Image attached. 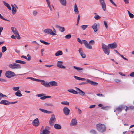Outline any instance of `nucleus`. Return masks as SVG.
<instances>
[{
    "mask_svg": "<svg viewBox=\"0 0 134 134\" xmlns=\"http://www.w3.org/2000/svg\"><path fill=\"white\" fill-rule=\"evenodd\" d=\"M117 47V44L115 42L109 44L108 46L103 43H102V47L103 52L105 54L107 55H109V48L113 49L116 48Z\"/></svg>",
    "mask_w": 134,
    "mask_h": 134,
    "instance_id": "f257e3e1",
    "label": "nucleus"
},
{
    "mask_svg": "<svg viewBox=\"0 0 134 134\" xmlns=\"http://www.w3.org/2000/svg\"><path fill=\"white\" fill-rule=\"evenodd\" d=\"M96 128L98 131L103 132L106 130V126L103 124H98L96 125Z\"/></svg>",
    "mask_w": 134,
    "mask_h": 134,
    "instance_id": "f03ea898",
    "label": "nucleus"
},
{
    "mask_svg": "<svg viewBox=\"0 0 134 134\" xmlns=\"http://www.w3.org/2000/svg\"><path fill=\"white\" fill-rule=\"evenodd\" d=\"M77 40L81 44H82L83 43L84 44L85 47L87 49H92V46L88 43L87 41L85 40H82L81 41L79 38H77Z\"/></svg>",
    "mask_w": 134,
    "mask_h": 134,
    "instance_id": "7ed1b4c3",
    "label": "nucleus"
},
{
    "mask_svg": "<svg viewBox=\"0 0 134 134\" xmlns=\"http://www.w3.org/2000/svg\"><path fill=\"white\" fill-rule=\"evenodd\" d=\"M124 109L126 112H127V110H129L128 107L124 105H121L117 107L116 108V110L119 112H121L122 110Z\"/></svg>",
    "mask_w": 134,
    "mask_h": 134,
    "instance_id": "20e7f679",
    "label": "nucleus"
},
{
    "mask_svg": "<svg viewBox=\"0 0 134 134\" xmlns=\"http://www.w3.org/2000/svg\"><path fill=\"white\" fill-rule=\"evenodd\" d=\"M9 67L12 69H20L21 67L19 64L16 63H13L9 65Z\"/></svg>",
    "mask_w": 134,
    "mask_h": 134,
    "instance_id": "39448f33",
    "label": "nucleus"
},
{
    "mask_svg": "<svg viewBox=\"0 0 134 134\" xmlns=\"http://www.w3.org/2000/svg\"><path fill=\"white\" fill-rule=\"evenodd\" d=\"M43 32L45 34H50L52 35L55 36L56 35L55 33L53 32V30L51 29L48 28L43 30Z\"/></svg>",
    "mask_w": 134,
    "mask_h": 134,
    "instance_id": "423d86ee",
    "label": "nucleus"
},
{
    "mask_svg": "<svg viewBox=\"0 0 134 134\" xmlns=\"http://www.w3.org/2000/svg\"><path fill=\"white\" fill-rule=\"evenodd\" d=\"M5 76L8 78H10L15 75L14 73L10 71H8L6 72L5 73Z\"/></svg>",
    "mask_w": 134,
    "mask_h": 134,
    "instance_id": "0eeeda50",
    "label": "nucleus"
},
{
    "mask_svg": "<svg viewBox=\"0 0 134 134\" xmlns=\"http://www.w3.org/2000/svg\"><path fill=\"white\" fill-rule=\"evenodd\" d=\"M56 120L55 115L54 114L52 115L49 122V125L51 126L53 125Z\"/></svg>",
    "mask_w": 134,
    "mask_h": 134,
    "instance_id": "6e6552de",
    "label": "nucleus"
},
{
    "mask_svg": "<svg viewBox=\"0 0 134 134\" xmlns=\"http://www.w3.org/2000/svg\"><path fill=\"white\" fill-rule=\"evenodd\" d=\"M63 62L62 61H58L57 63V66L58 67L61 69H65V67L63 65Z\"/></svg>",
    "mask_w": 134,
    "mask_h": 134,
    "instance_id": "1a4fd4ad",
    "label": "nucleus"
},
{
    "mask_svg": "<svg viewBox=\"0 0 134 134\" xmlns=\"http://www.w3.org/2000/svg\"><path fill=\"white\" fill-rule=\"evenodd\" d=\"M63 111L64 113L66 115H69L70 110L68 107H64L63 109Z\"/></svg>",
    "mask_w": 134,
    "mask_h": 134,
    "instance_id": "9d476101",
    "label": "nucleus"
},
{
    "mask_svg": "<svg viewBox=\"0 0 134 134\" xmlns=\"http://www.w3.org/2000/svg\"><path fill=\"white\" fill-rule=\"evenodd\" d=\"M99 1L103 9L105 11L106 9V4L104 0H99Z\"/></svg>",
    "mask_w": 134,
    "mask_h": 134,
    "instance_id": "9b49d317",
    "label": "nucleus"
},
{
    "mask_svg": "<svg viewBox=\"0 0 134 134\" xmlns=\"http://www.w3.org/2000/svg\"><path fill=\"white\" fill-rule=\"evenodd\" d=\"M32 124L35 126H37L39 125V121L37 118H36L32 121Z\"/></svg>",
    "mask_w": 134,
    "mask_h": 134,
    "instance_id": "f8f14e48",
    "label": "nucleus"
},
{
    "mask_svg": "<svg viewBox=\"0 0 134 134\" xmlns=\"http://www.w3.org/2000/svg\"><path fill=\"white\" fill-rule=\"evenodd\" d=\"M77 120L75 118H73L70 122V125L71 126H75L77 125Z\"/></svg>",
    "mask_w": 134,
    "mask_h": 134,
    "instance_id": "ddd939ff",
    "label": "nucleus"
},
{
    "mask_svg": "<svg viewBox=\"0 0 134 134\" xmlns=\"http://www.w3.org/2000/svg\"><path fill=\"white\" fill-rule=\"evenodd\" d=\"M48 84L49 85L48 87H50L51 86H56L58 85L57 82L54 81L49 82H48Z\"/></svg>",
    "mask_w": 134,
    "mask_h": 134,
    "instance_id": "4468645a",
    "label": "nucleus"
},
{
    "mask_svg": "<svg viewBox=\"0 0 134 134\" xmlns=\"http://www.w3.org/2000/svg\"><path fill=\"white\" fill-rule=\"evenodd\" d=\"M75 88L76 90L77 91L78 93H79L80 95L82 96H84L85 95V93L80 89L76 87H75Z\"/></svg>",
    "mask_w": 134,
    "mask_h": 134,
    "instance_id": "2eb2a0df",
    "label": "nucleus"
},
{
    "mask_svg": "<svg viewBox=\"0 0 134 134\" xmlns=\"http://www.w3.org/2000/svg\"><path fill=\"white\" fill-rule=\"evenodd\" d=\"M79 54L82 58H85L86 55L85 53L83 52V51L82 48H80L79 49Z\"/></svg>",
    "mask_w": 134,
    "mask_h": 134,
    "instance_id": "dca6fc26",
    "label": "nucleus"
},
{
    "mask_svg": "<svg viewBox=\"0 0 134 134\" xmlns=\"http://www.w3.org/2000/svg\"><path fill=\"white\" fill-rule=\"evenodd\" d=\"M86 81L88 83L92 85L97 86L98 85V83L97 82L90 80L89 79H87L86 80Z\"/></svg>",
    "mask_w": 134,
    "mask_h": 134,
    "instance_id": "f3484780",
    "label": "nucleus"
},
{
    "mask_svg": "<svg viewBox=\"0 0 134 134\" xmlns=\"http://www.w3.org/2000/svg\"><path fill=\"white\" fill-rule=\"evenodd\" d=\"M40 80V81H39L38 82H41V83L45 86L46 87H48V86H49V84H48V82H47L45 81L44 80Z\"/></svg>",
    "mask_w": 134,
    "mask_h": 134,
    "instance_id": "a211bd4d",
    "label": "nucleus"
},
{
    "mask_svg": "<svg viewBox=\"0 0 134 134\" xmlns=\"http://www.w3.org/2000/svg\"><path fill=\"white\" fill-rule=\"evenodd\" d=\"M10 102L8 100H2L0 102V103L1 104H3L5 105H8L9 104Z\"/></svg>",
    "mask_w": 134,
    "mask_h": 134,
    "instance_id": "6ab92c4d",
    "label": "nucleus"
},
{
    "mask_svg": "<svg viewBox=\"0 0 134 134\" xmlns=\"http://www.w3.org/2000/svg\"><path fill=\"white\" fill-rule=\"evenodd\" d=\"M91 27L94 32H96L98 31L97 26L96 23H94Z\"/></svg>",
    "mask_w": 134,
    "mask_h": 134,
    "instance_id": "aec40b11",
    "label": "nucleus"
},
{
    "mask_svg": "<svg viewBox=\"0 0 134 134\" xmlns=\"http://www.w3.org/2000/svg\"><path fill=\"white\" fill-rule=\"evenodd\" d=\"M74 11L76 14H78L79 13L78 8L76 3H75L74 5Z\"/></svg>",
    "mask_w": 134,
    "mask_h": 134,
    "instance_id": "412c9836",
    "label": "nucleus"
},
{
    "mask_svg": "<svg viewBox=\"0 0 134 134\" xmlns=\"http://www.w3.org/2000/svg\"><path fill=\"white\" fill-rule=\"evenodd\" d=\"M56 27L59 29V30L61 32H63L65 31V28L63 27H61L59 26L56 25Z\"/></svg>",
    "mask_w": 134,
    "mask_h": 134,
    "instance_id": "4be33fe9",
    "label": "nucleus"
},
{
    "mask_svg": "<svg viewBox=\"0 0 134 134\" xmlns=\"http://www.w3.org/2000/svg\"><path fill=\"white\" fill-rule=\"evenodd\" d=\"M15 7H14V8H12V13L13 14H15L16 12V8L18 9V7L15 4H14Z\"/></svg>",
    "mask_w": 134,
    "mask_h": 134,
    "instance_id": "5701e85b",
    "label": "nucleus"
},
{
    "mask_svg": "<svg viewBox=\"0 0 134 134\" xmlns=\"http://www.w3.org/2000/svg\"><path fill=\"white\" fill-rule=\"evenodd\" d=\"M39 110L41 111L43 113H45L47 114H50L51 113V111H48L47 110L44 109H42L41 108H39Z\"/></svg>",
    "mask_w": 134,
    "mask_h": 134,
    "instance_id": "b1692460",
    "label": "nucleus"
},
{
    "mask_svg": "<svg viewBox=\"0 0 134 134\" xmlns=\"http://www.w3.org/2000/svg\"><path fill=\"white\" fill-rule=\"evenodd\" d=\"M62 5L65 6L66 5V0H58Z\"/></svg>",
    "mask_w": 134,
    "mask_h": 134,
    "instance_id": "393cba45",
    "label": "nucleus"
},
{
    "mask_svg": "<svg viewBox=\"0 0 134 134\" xmlns=\"http://www.w3.org/2000/svg\"><path fill=\"white\" fill-rule=\"evenodd\" d=\"M3 2L4 5L7 7L9 10H11V8L8 4L6 3L4 1H3Z\"/></svg>",
    "mask_w": 134,
    "mask_h": 134,
    "instance_id": "a878e982",
    "label": "nucleus"
},
{
    "mask_svg": "<svg viewBox=\"0 0 134 134\" xmlns=\"http://www.w3.org/2000/svg\"><path fill=\"white\" fill-rule=\"evenodd\" d=\"M73 68L75 69L78 72H80L81 71H83V68L77 67L75 66H73Z\"/></svg>",
    "mask_w": 134,
    "mask_h": 134,
    "instance_id": "bb28decb",
    "label": "nucleus"
},
{
    "mask_svg": "<svg viewBox=\"0 0 134 134\" xmlns=\"http://www.w3.org/2000/svg\"><path fill=\"white\" fill-rule=\"evenodd\" d=\"M54 128L57 129H61L62 127L60 125L55 124L54 125Z\"/></svg>",
    "mask_w": 134,
    "mask_h": 134,
    "instance_id": "cd10ccee",
    "label": "nucleus"
},
{
    "mask_svg": "<svg viewBox=\"0 0 134 134\" xmlns=\"http://www.w3.org/2000/svg\"><path fill=\"white\" fill-rule=\"evenodd\" d=\"M74 77L77 80H85L86 79L85 78L81 77H79L75 76H74Z\"/></svg>",
    "mask_w": 134,
    "mask_h": 134,
    "instance_id": "c85d7f7f",
    "label": "nucleus"
},
{
    "mask_svg": "<svg viewBox=\"0 0 134 134\" xmlns=\"http://www.w3.org/2000/svg\"><path fill=\"white\" fill-rule=\"evenodd\" d=\"M15 95L17 96L20 97L22 96V94L21 93V91L20 90H18L15 93Z\"/></svg>",
    "mask_w": 134,
    "mask_h": 134,
    "instance_id": "c756f323",
    "label": "nucleus"
},
{
    "mask_svg": "<svg viewBox=\"0 0 134 134\" xmlns=\"http://www.w3.org/2000/svg\"><path fill=\"white\" fill-rule=\"evenodd\" d=\"M11 30L14 34H15L18 32L16 28L13 27H12L11 28Z\"/></svg>",
    "mask_w": 134,
    "mask_h": 134,
    "instance_id": "7c9ffc66",
    "label": "nucleus"
},
{
    "mask_svg": "<svg viewBox=\"0 0 134 134\" xmlns=\"http://www.w3.org/2000/svg\"><path fill=\"white\" fill-rule=\"evenodd\" d=\"M68 91L69 92L74 94H77L78 93L77 91H76L73 89L68 90Z\"/></svg>",
    "mask_w": 134,
    "mask_h": 134,
    "instance_id": "2f4dec72",
    "label": "nucleus"
},
{
    "mask_svg": "<svg viewBox=\"0 0 134 134\" xmlns=\"http://www.w3.org/2000/svg\"><path fill=\"white\" fill-rule=\"evenodd\" d=\"M63 52L62 51H59L56 52L55 54V56H58L60 55H62L63 54Z\"/></svg>",
    "mask_w": 134,
    "mask_h": 134,
    "instance_id": "473e14b6",
    "label": "nucleus"
},
{
    "mask_svg": "<svg viewBox=\"0 0 134 134\" xmlns=\"http://www.w3.org/2000/svg\"><path fill=\"white\" fill-rule=\"evenodd\" d=\"M15 62L16 63H19L23 64H25L26 63L25 62L20 60H15Z\"/></svg>",
    "mask_w": 134,
    "mask_h": 134,
    "instance_id": "72a5a7b5",
    "label": "nucleus"
},
{
    "mask_svg": "<svg viewBox=\"0 0 134 134\" xmlns=\"http://www.w3.org/2000/svg\"><path fill=\"white\" fill-rule=\"evenodd\" d=\"M49 131L48 130L44 129L42 133H41V134H49Z\"/></svg>",
    "mask_w": 134,
    "mask_h": 134,
    "instance_id": "f704fd0d",
    "label": "nucleus"
},
{
    "mask_svg": "<svg viewBox=\"0 0 134 134\" xmlns=\"http://www.w3.org/2000/svg\"><path fill=\"white\" fill-rule=\"evenodd\" d=\"M27 79H30L33 81H35L37 82L40 81V80L39 79H35L32 77H27Z\"/></svg>",
    "mask_w": 134,
    "mask_h": 134,
    "instance_id": "c9c22d12",
    "label": "nucleus"
},
{
    "mask_svg": "<svg viewBox=\"0 0 134 134\" xmlns=\"http://www.w3.org/2000/svg\"><path fill=\"white\" fill-rule=\"evenodd\" d=\"M44 105L45 106H49L50 107H53L54 106V105L53 104L50 103H45L44 104Z\"/></svg>",
    "mask_w": 134,
    "mask_h": 134,
    "instance_id": "e433bc0d",
    "label": "nucleus"
},
{
    "mask_svg": "<svg viewBox=\"0 0 134 134\" xmlns=\"http://www.w3.org/2000/svg\"><path fill=\"white\" fill-rule=\"evenodd\" d=\"M127 12H128L129 14V15L130 17L131 18H133L134 17V15L131 13L129 10H127Z\"/></svg>",
    "mask_w": 134,
    "mask_h": 134,
    "instance_id": "4c0bfd02",
    "label": "nucleus"
},
{
    "mask_svg": "<svg viewBox=\"0 0 134 134\" xmlns=\"http://www.w3.org/2000/svg\"><path fill=\"white\" fill-rule=\"evenodd\" d=\"M94 14L95 16H94V18L96 20H98L100 19V17L98 15L97 13H95Z\"/></svg>",
    "mask_w": 134,
    "mask_h": 134,
    "instance_id": "58836bf2",
    "label": "nucleus"
},
{
    "mask_svg": "<svg viewBox=\"0 0 134 134\" xmlns=\"http://www.w3.org/2000/svg\"><path fill=\"white\" fill-rule=\"evenodd\" d=\"M61 103L62 104L65 105H69V103L68 101H63L61 102Z\"/></svg>",
    "mask_w": 134,
    "mask_h": 134,
    "instance_id": "ea45409f",
    "label": "nucleus"
},
{
    "mask_svg": "<svg viewBox=\"0 0 134 134\" xmlns=\"http://www.w3.org/2000/svg\"><path fill=\"white\" fill-rule=\"evenodd\" d=\"M51 97V96H45L40 97V99L42 100H44L47 98H50Z\"/></svg>",
    "mask_w": 134,
    "mask_h": 134,
    "instance_id": "a19ab883",
    "label": "nucleus"
},
{
    "mask_svg": "<svg viewBox=\"0 0 134 134\" xmlns=\"http://www.w3.org/2000/svg\"><path fill=\"white\" fill-rule=\"evenodd\" d=\"M87 25H82L81 26V27L83 30H85L87 28Z\"/></svg>",
    "mask_w": 134,
    "mask_h": 134,
    "instance_id": "79ce46f5",
    "label": "nucleus"
},
{
    "mask_svg": "<svg viewBox=\"0 0 134 134\" xmlns=\"http://www.w3.org/2000/svg\"><path fill=\"white\" fill-rule=\"evenodd\" d=\"M40 41L41 43H44L45 45H49L50 44L49 43L45 42L44 41H42L41 40H40Z\"/></svg>",
    "mask_w": 134,
    "mask_h": 134,
    "instance_id": "37998d69",
    "label": "nucleus"
},
{
    "mask_svg": "<svg viewBox=\"0 0 134 134\" xmlns=\"http://www.w3.org/2000/svg\"><path fill=\"white\" fill-rule=\"evenodd\" d=\"M14 34L15 35V37H16L18 39H20V37L18 33V32Z\"/></svg>",
    "mask_w": 134,
    "mask_h": 134,
    "instance_id": "c03bdc74",
    "label": "nucleus"
},
{
    "mask_svg": "<svg viewBox=\"0 0 134 134\" xmlns=\"http://www.w3.org/2000/svg\"><path fill=\"white\" fill-rule=\"evenodd\" d=\"M7 50V48L5 46H3L2 47V52L4 53Z\"/></svg>",
    "mask_w": 134,
    "mask_h": 134,
    "instance_id": "a18cd8bd",
    "label": "nucleus"
},
{
    "mask_svg": "<svg viewBox=\"0 0 134 134\" xmlns=\"http://www.w3.org/2000/svg\"><path fill=\"white\" fill-rule=\"evenodd\" d=\"M71 34H69L66 35L65 36V37L66 39H69L71 38Z\"/></svg>",
    "mask_w": 134,
    "mask_h": 134,
    "instance_id": "49530a36",
    "label": "nucleus"
},
{
    "mask_svg": "<svg viewBox=\"0 0 134 134\" xmlns=\"http://www.w3.org/2000/svg\"><path fill=\"white\" fill-rule=\"evenodd\" d=\"M90 132L92 134H96V131L93 129L91 130L90 131Z\"/></svg>",
    "mask_w": 134,
    "mask_h": 134,
    "instance_id": "de8ad7c7",
    "label": "nucleus"
},
{
    "mask_svg": "<svg viewBox=\"0 0 134 134\" xmlns=\"http://www.w3.org/2000/svg\"><path fill=\"white\" fill-rule=\"evenodd\" d=\"M19 88V87H13L12 88L15 91H16L19 90H18Z\"/></svg>",
    "mask_w": 134,
    "mask_h": 134,
    "instance_id": "09e8293b",
    "label": "nucleus"
},
{
    "mask_svg": "<svg viewBox=\"0 0 134 134\" xmlns=\"http://www.w3.org/2000/svg\"><path fill=\"white\" fill-rule=\"evenodd\" d=\"M88 43L90 44H91L93 45L94 44L95 42H94V41L93 40H92L90 41L89 42V43Z\"/></svg>",
    "mask_w": 134,
    "mask_h": 134,
    "instance_id": "8fccbe9b",
    "label": "nucleus"
},
{
    "mask_svg": "<svg viewBox=\"0 0 134 134\" xmlns=\"http://www.w3.org/2000/svg\"><path fill=\"white\" fill-rule=\"evenodd\" d=\"M103 22L106 28L107 29L108 28V26L106 21H104Z\"/></svg>",
    "mask_w": 134,
    "mask_h": 134,
    "instance_id": "3c124183",
    "label": "nucleus"
},
{
    "mask_svg": "<svg viewBox=\"0 0 134 134\" xmlns=\"http://www.w3.org/2000/svg\"><path fill=\"white\" fill-rule=\"evenodd\" d=\"M44 95V94L43 93H41L39 94H37L36 95V96L38 97H41L42 96H43Z\"/></svg>",
    "mask_w": 134,
    "mask_h": 134,
    "instance_id": "603ef678",
    "label": "nucleus"
},
{
    "mask_svg": "<svg viewBox=\"0 0 134 134\" xmlns=\"http://www.w3.org/2000/svg\"><path fill=\"white\" fill-rule=\"evenodd\" d=\"M27 56L28 57V58H27V60H30L31 59V57L30 55L29 54H28L27 55Z\"/></svg>",
    "mask_w": 134,
    "mask_h": 134,
    "instance_id": "864d4df0",
    "label": "nucleus"
},
{
    "mask_svg": "<svg viewBox=\"0 0 134 134\" xmlns=\"http://www.w3.org/2000/svg\"><path fill=\"white\" fill-rule=\"evenodd\" d=\"M0 81L3 82H7V81L1 78L0 79Z\"/></svg>",
    "mask_w": 134,
    "mask_h": 134,
    "instance_id": "5fc2aeb1",
    "label": "nucleus"
},
{
    "mask_svg": "<svg viewBox=\"0 0 134 134\" xmlns=\"http://www.w3.org/2000/svg\"><path fill=\"white\" fill-rule=\"evenodd\" d=\"M96 106L95 105H91L89 107V108L90 109H91L92 108H94Z\"/></svg>",
    "mask_w": 134,
    "mask_h": 134,
    "instance_id": "6e6d98bb",
    "label": "nucleus"
},
{
    "mask_svg": "<svg viewBox=\"0 0 134 134\" xmlns=\"http://www.w3.org/2000/svg\"><path fill=\"white\" fill-rule=\"evenodd\" d=\"M110 2L115 6H116V4L113 2L112 0H109Z\"/></svg>",
    "mask_w": 134,
    "mask_h": 134,
    "instance_id": "4d7b16f0",
    "label": "nucleus"
},
{
    "mask_svg": "<svg viewBox=\"0 0 134 134\" xmlns=\"http://www.w3.org/2000/svg\"><path fill=\"white\" fill-rule=\"evenodd\" d=\"M128 108H129V109H134V107L133 106H129V107H128Z\"/></svg>",
    "mask_w": 134,
    "mask_h": 134,
    "instance_id": "13d9d810",
    "label": "nucleus"
},
{
    "mask_svg": "<svg viewBox=\"0 0 134 134\" xmlns=\"http://www.w3.org/2000/svg\"><path fill=\"white\" fill-rule=\"evenodd\" d=\"M53 65H44V66L46 67H48V68H51Z\"/></svg>",
    "mask_w": 134,
    "mask_h": 134,
    "instance_id": "bf43d9fd",
    "label": "nucleus"
},
{
    "mask_svg": "<svg viewBox=\"0 0 134 134\" xmlns=\"http://www.w3.org/2000/svg\"><path fill=\"white\" fill-rule=\"evenodd\" d=\"M37 12L35 11H34L33 12V14L34 16L36 15L37 14Z\"/></svg>",
    "mask_w": 134,
    "mask_h": 134,
    "instance_id": "052dcab7",
    "label": "nucleus"
},
{
    "mask_svg": "<svg viewBox=\"0 0 134 134\" xmlns=\"http://www.w3.org/2000/svg\"><path fill=\"white\" fill-rule=\"evenodd\" d=\"M122 58H123L124 59L126 60H128V59L125 58L121 54H120V55Z\"/></svg>",
    "mask_w": 134,
    "mask_h": 134,
    "instance_id": "680f3d73",
    "label": "nucleus"
},
{
    "mask_svg": "<svg viewBox=\"0 0 134 134\" xmlns=\"http://www.w3.org/2000/svg\"><path fill=\"white\" fill-rule=\"evenodd\" d=\"M114 81L115 82H119L120 81V80L117 79H115L114 80Z\"/></svg>",
    "mask_w": 134,
    "mask_h": 134,
    "instance_id": "e2e57ef3",
    "label": "nucleus"
},
{
    "mask_svg": "<svg viewBox=\"0 0 134 134\" xmlns=\"http://www.w3.org/2000/svg\"><path fill=\"white\" fill-rule=\"evenodd\" d=\"M125 4H128L129 3V0H123Z\"/></svg>",
    "mask_w": 134,
    "mask_h": 134,
    "instance_id": "0e129e2a",
    "label": "nucleus"
},
{
    "mask_svg": "<svg viewBox=\"0 0 134 134\" xmlns=\"http://www.w3.org/2000/svg\"><path fill=\"white\" fill-rule=\"evenodd\" d=\"M97 96H101V97H104V96L103 95L100 94V93L97 94L96 95Z\"/></svg>",
    "mask_w": 134,
    "mask_h": 134,
    "instance_id": "69168bd1",
    "label": "nucleus"
},
{
    "mask_svg": "<svg viewBox=\"0 0 134 134\" xmlns=\"http://www.w3.org/2000/svg\"><path fill=\"white\" fill-rule=\"evenodd\" d=\"M130 76H131L133 77H134V72H131L130 75Z\"/></svg>",
    "mask_w": 134,
    "mask_h": 134,
    "instance_id": "338daca9",
    "label": "nucleus"
},
{
    "mask_svg": "<svg viewBox=\"0 0 134 134\" xmlns=\"http://www.w3.org/2000/svg\"><path fill=\"white\" fill-rule=\"evenodd\" d=\"M21 58H25L27 60V58L26 56L24 55H22L21 56Z\"/></svg>",
    "mask_w": 134,
    "mask_h": 134,
    "instance_id": "774afa93",
    "label": "nucleus"
}]
</instances>
